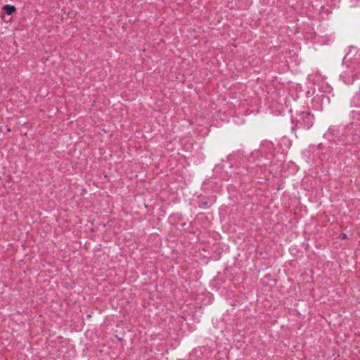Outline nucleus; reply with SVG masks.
<instances>
[{"label":"nucleus","instance_id":"1","mask_svg":"<svg viewBox=\"0 0 360 360\" xmlns=\"http://www.w3.org/2000/svg\"><path fill=\"white\" fill-rule=\"evenodd\" d=\"M299 116V120H297L295 127H292L293 130L301 128L304 129H309L313 126L314 122V116L310 112H301Z\"/></svg>","mask_w":360,"mask_h":360},{"label":"nucleus","instance_id":"2","mask_svg":"<svg viewBox=\"0 0 360 360\" xmlns=\"http://www.w3.org/2000/svg\"><path fill=\"white\" fill-rule=\"evenodd\" d=\"M4 9L8 15H11L16 10L15 7L11 5L4 6Z\"/></svg>","mask_w":360,"mask_h":360},{"label":"nucleus","instance_id":"3","mask_svg":"<svg viewBox=\"0 0 360 360\" xmlns=\"http://www.w3.org/2000/svg\"><path fill=\"white\" fill-rule=\"evenodd\" d=\"M359 0H350V3H351V6H356L357 3L359 2Z\"/></svg>","mask_w":360,"mask_h":360},{"label":"nucleus","instance_id":"4","mask_svg":"<svg viewBox=\"0 0 360 360\" xmlns=\"http://www.w3.org/2000/svg\"><path fill=\"white\" fill-rule=\"evenodd\" d=\"M347 238V234H345V233H342V236H341V238H342V240H345V239H346Z\"/></svg>","mask_w":360,"mask_h":360},{"label":"nucleus","instance_id":"5","mask_svg":"<svg viewBox=\"0 0 360 360\" xmlns=\"http://www.w3.org/2000/svg\"><path fill=\"white\" fill-rule=\"evenodd\" d=\"M0 129H1V127L0 126Z\"/></svg>","mask_w":360,"mask_h":360}]
</instances>
